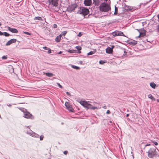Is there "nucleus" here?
Wrapping results in <instances>:
<instances>
[{
	"label": "nucleus",
	"mask_w": 159,
	"mask_h": 159,
	"mask_svg": "<svg viewBox=\"0 0 159 159\" xmlns=\"http://www.w3.org/2000/svg\"><path fill=\"white\" fill-rule=\"evenodd\" d=\"M80 104L83 107L87 109H91L93 110L95 109H100L101 107H93L92 105L89 103L85 101H81L80 102Z\"/></svg>",
	"instance_id": "nucleus-1"
},
{
	"label": "nucleus",
	"mask_w": 159,
	"mask_h": 159,
	"mask_svg": "<svg viewBox=\"0 0 159 159\" xmlns=\"http://www.w3.org/2000/svg\"><path fill=\"white\" fill-rule=\"evenodd\" d=\"M99 7L100 11L102 12H107L111 9V7L109 4L104 2L102 3Z\"/></svg>",
	"instance_id": "nucleus-2"
},
{
	"label": "nucleus",
	"mask_w": 159,
	"mask_h": 159,
	"mask_svg": "<svg viewBox=\"0 0 159 159\" xmlns=\"http://www.w3.org/2000/svg\"><path fill=\"white\" fill-rule=\"evenodd\" d=\"M156 147L155 148H151L147 152L148 154V157L149 158H153L154 157L157 155V152L156 150Z\"/></svg>",
	"instance_id": "nucleus-3"
},
{
	"label": "nucleus",
	"mask_w": 159,
	"mask_h": 159,
	"mask_svg": "<svg viewBox=\"0 0 159 159\" xmlns=\"http://www.w3.org/2000/svg\"><path fill=\"white\" fill-rule=\"evenodd\" d=\"M78 12L85 16L88 14L89 11L88 9L81 7L78 10Z\"/></svg>",
	"instance_id": "nucleus-4"
},
{
	"label": "nucleus",
	"mask_w": 159,
	"mask_h": 159,
	"mask_svg": "<svg viewBox=\"0 0 159 159\" xmlns=\"http://www.w3.org/2000/svg\"><path fill=\"white\" fill-rule=\"evenodd\" d=\"M26 133L27 134L33 137L36 138H38L39 137V135L38 134L34 132L30 129L29 131L27 130Z\"/></svg>",
	"instance_id": "nucleus-5"
},
{
	"label": "nucleus",
	"mask_w": 159,
	"mask_h": 159,
	"mask_svg": "<svg viewBox=\"0 0 159 159\" xmlns=\"http://www.w3.org/2000/svg\"><path fill=\"white\" fill-rule=\"evenodd\" d=\"M112 35L114 36H125L124 34L122 32L120 31L117 30L113 32L112 33Z\"/></svg>",
	"instance_id": "nucleus-6"
},
{
	"label": "nucleus",
	"mask_w": 159,
	"mask_h": 159,
	"mask_svg": "<svg viewBox=\"0 0 159 159\" xmlns=\"http://www.w3.org/2000/svg\"><path fill=\"white\" fill-rule=\"evenodd\" d=\"M48 1L50 4L56 7L57 6L58 0H48Z\"/></svg>",
	"instance_id": "nucleus-7"
},
{
	"label": "nucleus",
	"mask_w": 159,
	"mask_h": 159,
	"mask_svg": "<svg viewBox=\"0 0 159 159\" xmlns=\"http://www.w3.org/2000/svg\"><path fill=\"white\" fill-rule=\"evenodd\" d=\"M65 105L69 111L71 112H73L74 110L69 102H66L65 103Z\"/></svg>",
	"instance_id": "nucleus-8"
},
{
	"label": "nucleus",
	"mask_w": 159,
	"mask_h": 159,
	"mask_svg": "<svg viewBox=\"0 0 159 159\" xmlns=\"http://www.w3.org/2000/svg\"><path fill=\"white\" fill-rule=\"evenodd\" d=\"M24 117L26 118H31L33 119L34 117L29 112H26L24 113Z\"/></svg>",
	"instance_id": "nucleus-9"
},
{
	"label": "nucleus",
	"mask_w": 159,
	"mask_h": 159,
	"mask_svg": "<svg viewBox=\"0 0 159 159\" xmlns=\"http://www.w3.org/2000/svg\"><path fill=\"white\" fill-rule=\"evenodd\" d=\"M16 39H12L8 41V42L6 43V46H8L10 45L11 43H16Z\"/></svg>",
	"instance_id": "nucleus-10"
},
{
	"label": "nucleus",
	"mask_w": 159,
	"mask_h": 159,
	"mask_svg": "<svg viewBox=\"0 0 159 159\" xmlns=\"http://www.w3.org/2000/svg\"><path fill=\"white\" fill-rule=\"evenodd\" d=\"M92 3V0H84V3L86 6H90L91 5Z\"/></svg>",
	"instance_id": "nucleus-11"
},
{
	"label": "nucleus",
	"mask_w": 159,
	"mask_h": 159,
	"mask_svg": "<svg viewBox=\"0 0 159 159\" xmlns=\"http://www.w3.org/2000/svg\"><path fill=\"white\" fill-rule=\"evenodd\" d=\"M114 47V46H113L111 48L108 47L107 48L106 50V52L108 53H111L113 52V48Z\"/></svg>",
	"instance_id": "nucleus-12"
},
{
	"label": "nucleus",
	"mask_w": 159,
	"mask_h": 159,
	"mask_svg": "<svg viewBox=\"0 0 159 159\" xmlns=\"http://www.w3.org/2000/svg\"><path fill=\"white\" fill-rule=\"evenodd\" d=\"M8 29L9 31L13 33H17L18 32V30L17 29L15 28H13L8 27Z\"/></svg>",
	"instance_id": "nucleus-13"
},
{
	"label": "nucleus",
	"mask_w": 159,
	"mask_h": 159,
	"mask_svg": "<svg viewBox=\"0 0 159 159\" xmlns=\"http://www.w3.org/2000/svg\"><path fill=\"white\" fill-rule=\"evenodd\" d=\"M61 36L60 35L57 36L55 38V41L57 42H59L60 41Z\"/></svg>",
	"instance_id": "nucleus-14"
},
{
	"label": "nucleus",
	"mask_w": 159,
	"mask_h": 159,
	"mask_svg": "<svg viewBox=\"0 0 159 159\" xmlns=\"http://www.w3.org/2000/svg\"><path fill=\"white\" fill-rule=\"evenodd\" d=\"M137 43V41L135 40H132L129 42V43L133 45H135Z\"/></svg>",
	"instance_id": "nucleus-15"
},
{
	"label": "nucleus",
	"mask_w": 159,
	"mask_h": 159,
	"mask_svg": "<svg viewBox=\"0 0 159 159\" xmlns=\"http://www.w3.org/2000/svg\"><path fill=\"white\" fill-rule=\"evenodd\" d=\"M99 0H93V4H95V6H98L99 4Z\"/></svg>",
	"instance_id": "nucleus-16"
},
{
	"label": "nucleus",
	"mask_w": 159,
	"mask_h": 159,
	"mask_svg": "<svg viewBox=\"0 0 159 159\" xmlns=\"http://www.w3.org/2000/svg\"><path fill=\"white\" fill-rule=\"evenodd\" d=\"M150 85L151 87L153 89H155L156 86V84L153 82L150 83Z\"/></svg>",
	"instance_id": "nucleus-17"
},
{
	"label": "nucleus",
	"mask_w": 159,
	"mask_h": 159,
	"mask_svg": "<svg viewBox=\"0 0 159 159\" xmlns=\"http://www.w3.org/2000/svg\"><path fill=\"white\" fill-rule=\"evenodd\" d=\"M45 75L46 76L49 77H51L53 76L54 75L52 73L47 72L45 73Z\"/></svg>",
	"instance_id": "nucleus-18"
},
{
	"label": "nucleus",
	"mask_w": 159,
	"mask_h": 159,
	"mask_svg": "<svg viewBox=\"0 0 159 159\" xmlns=\"http://www.w3.org/2000/svg\"><path fill=\"white\" fill-rule=\"evenodd\" d=\"M155 30L159 33V24L157 25L155 27Z\"/></svg>",
	"instance_id": "nucleus-19"
},
{
	"label": "nucleus",
	"mask_w": 159,
	"mask_h": 159,
	"mask_svg": "<svg viewBox=\"0 0 159 159\" xmlns=\"http://www.w3.org/2000/svg\"><path fill=\"white\" fill-rule=\"evenodd\" d=\"M148 97L149 98H151L152 100H155V99L154 98V97L152 96V95L151 94H149L148 95Z\"/></svg>",
	"instance_id": "nucleus-20"
},
{
	"label": "nucleus",
	"mask_w": 159,
	"mask_h": 159,
	"mask_svg": "<svg viewBox=\"0 0 159 159\" xmlns=\"http://www.w3.org/2000/svg\"><path fill=\"white\" fill-rule=\"evenodd\" d=\"M34 20H43L42 18L40 16L35 17L34 19Z\"/></svg>",
	"instance_id": "nucleus-21"
},
{
	"label": "nucleus",
	"mask_w": 159,
	"mask_h": 159,
	"mask_svg": "<svg viewBox=\"0 0 159 159\" xmlns=\"http://www.w3.org/2000/svg\"><path fill=\"white\" fill-rule=\"evenodd\" d=\"M71 66L72 68L75 69H76V70H78V69H80V68L79 67L75 66L72 65Z\"/></svg>",
	"instance_id": "nucleus-22"
},
{
	"label": "nucleus",
	"mask_w": 159,
	"mask_h": 159,
	"mask_svg": "<svg viewBox=\"0 0 159 159\" xmlns=\"http://www.w3.org/2000/svg\"><path fill=\"white\" fill-rule=\"evenodd\" d=\"M66 33L67 32L66 31H64L62 32L60 35L61 36V37L64 36L66 34Z\"/></svg>",
	"instance_id": "nucleus-23"
},
{
	"label": "nucleus",
	"mask_w": 159,
	"mask_h": 159,
	"mask_svg": "<svg viewBox=\"0 0 159 159\" xmlns=\"http://www.w3.org/2000/svg\"><path fill=\"white\" fill-rule=\"evenodd\" d=\"M3 35H4L5 36H8L10 35L9 34L6 32H4L3 33Z\"/></svg>",
	"instance_id": "nucleus-24"
},
{
	"label": "nucleus",
	"mask_w": 159,
	"mask_h": 159,
	"mask_svg": "<svg viewBox=\"0 0 159 159\" xmlns=\"http://www.w3.org/2000/svg\"><path fill=\"white\" fill-rule=\"evenodd\" d=\"M75 48L78 50H81V47L80 46H76L75 47Z\"/></svg>",
	"instance_id": "nucleus-25"
},
{
	"label": "nucleus",
	"mask_w": 159,
	"mask_h": 159,
	"mask_svg": "<svg viewBox=\"0 0 159 159\" xmlns=\"http://www.w3.org/2000/svg\"><path fill=\"white\" fill-rule=\"evenodd\" d=\"M68 52L70 53H73L75 52V51L73 50H70L68 51Z\"/></svg>",
	"instance_id": "nucleus-26"
},
{
	"label": "nucleus",
	"mask_w": 159,
	"mask_h": 159,
	"mask_svg": "<svg viewBox=\"0 0 159 159\" xmlns=\"http://www.w3.org/2000/svg\"><path fill=\"white\" fill-rule=\"evenodd\" d=\"M94 53V52L93 51H90L88 53L87 55H91L93 54Z\"/></svg>",
	"instance_id": "nucleus-27"
},
{
	"label": "nucleus",
	"mask_w": 159,
	"mask_h": 159,
	"mask_svg": "<svg viewBox=\"0 0 159 159\" xmlns=\"http://www.w3.org/2000/svg\"><path fill=\"white\" fill-rule=\"evenodd\" d=\"M23 33L25 34H27V35H30L31 34L30 33L28 32H27L24 31Z\"/></svg>",
	"instance_id": "nucleus-28"
},
{
	"label": "nucleus",
	"mask_w": 159,
	"mask_h": 159,
	"mask_svg": "<svg viewBox=\"0 0 159 159\" xmlns=\"http://www.w3.org/2000/svg\"><path fill=\"white\" fill-rule=\"evenodd\" d=\"M44 138V136L42 135L40 136V140H42Z\"/></svg>",
	"instance_id": "nucleus-29"
},
{
	"label": "nucleus",
	"mask_w": 159,
	"mask_h": 159,
	"mask_svg": "<svg viewBox=\"0 0 159 159\" xmlns=\"http://www.w3.org/2000/svg\"><path fill=\"white\" fill-rule=\"evenodd\" d=\"M7 58V56H4L2 57V59H6Z\"/></svg>",
	"instance_id": "nucleus-30"
},
{
	"label": "nucleus",
	"mask_w": 159,
	"mask_h": 159,
	"mask_svg": "<svg viewBox=\"0 0 159 159\" xmlns=\"http://www.w3.org/2000/svg\"><path fill=\"white\" fill-rule=\"evenodd\" d=\"M152 142L155 145H158V143L157 142L154 141H152Z\"/></svg>",
	"instance_id": "nucleus-31"
},
{
	"label": "nucleus",
	"mask_w": 159,
	"mask_h": 159,
	"mask_svg": "<svg viewBox=\"0 0 159 159\" xmlns=\"http://www.w3.org/2000/svg\"><path fill=\"white\" fill-rule=\"evenodd\" d=\"M99 63L100 64H102L104 63L105 62L101 60L99 61Z\"/></svg>",
	"instance_id": "nucleus-32"
},
{
	"label": "nucleus",
	"mask_w": 159,
	"mask_h": 159,
	"mask_svg": "<svg viewBox=\"0 0 159 159\" xmlns=\"http://www.w3.org/2000/svg\"><path fill=\"white\" fill-rule=\"evenodd\" d=\"M57 84L60 88L61 89L62 88V86L59 83H57Z\"/></svg>",
	"instance_id": "nucleus-33"
},
{
	"label": "nucleus",
	"mask_w": 159,
	"mask_h": 159,
	"mask_svg": "<svg viewBox=\"0 0 159 159\" xmlns=\"http://www.w3.org/2000/svg\"><path fill=\"white\" fill-rule=\"evenodd\" d=\"M53 28H56L57 27V25L56 24H54L53 25Z\"/></svg>",
	"instance_id": "nucleus-34"
},
{
	"label": "nucleus",
	"mask_w": 159,
	"mask_h": 159,
	"mask_svg": "<svg viewBox=\"0 0 159 159\" xmlns=\"http://www.w3.org/2000/svg\"><path fill=\"white\" fill-rule=\"evenodd\" d=\"M43 49H45V50H48V47H43Z\"/></svg>",
	"instance_id": "nucleus-35"
},
{
	"label": "nucleus",
	"mask_w": 159,
	"mask_h": 159,
	"mask_svg": "<svg viewBox=\"0 0 159 159\" xmlns=\"http://www.w3.org/2000/svg\"><path fill=\"white\" fill-rule=\"evenodd\" d=\"M48 53H51V49H50V48H48Z\"/></svg>",
	"instance_id": "nucleus-36"
},
{
	"label": "nucleus",
	"mask_w": 159,
	"mask_h": 159,
	"mask_svg": "<svg viewBox=\"0 0 159 159\" xmlns=\"http://www.w3.org/2000/svg\"><path fill=\"white\" fill-rule=\"evenodd\" d=\"M82 34L80 32L79 34L78 35V36L79 37H80L82 35Z\"/></svg>",
	"instance_id": "nucleus-37"
},
{
	"label": "nucleus",
	"mask_w": 159,
	"mask_h": 159,
	"mask_svg": "<svg viewBox=\"0 0 159 159\" xmlns=\"http://www.w3.org/2000/svg\"><path fill=\"white\" fill-rule=\"evenodd\" d=\"M68 153V151H65L64 152V154L65 155H66Z\"/></svg>",
	"instance_id": "nucleus-38"
},
{
	"label": "nucleus",
	"mask_w": 159,
	"mask_h": 159,
	"mask_svg": "<svg viewBox=\"0 0 159 159\" xmlns=\"http://www.w3.org/2000/svg\"><path fill=\"white\" fill-rule=\"evenodd\" d=\"M110 111L109 110H107V111L106 112V113L107 114H110Z\"/></svg>",
	"instance_id": "nucleus-39"
},
{
	"label": "nucleus",
	"mask_w": 159,
	"mask_h": 159,
	"mask_svg": "<svg viewBox=\"0 0 159 159\" xmlns=\"http://www.w3.org/2000/svg\"><path fill=\"white\" fill-rule=\"evenodd\" d=\"M66 94L68 96H70V93L69 92H66Z\"/></svg>",
	"instance_id": "nucleus-40"
},
{
	"label": "nucleus",
	"mask_w": 159,
	"mask_h": 159,
	"mask_svg": "<svg viewBox=\"0 0 159 159\" xmlns=\"http://www.w3.org/2000/svg\"><path fill=\"white\" fill-rule=\"evenodd\" d=\"M117 13V11H115V12L114 13V15H116Z\"/></svg>",
	"instance_id": "nucleus-41"
},
{
	"label": "nucleus",
	"mask_w": 159,
	"mask_h": 159,
	"mask_svg": "<svg viewBox=\"0 0 159 159\" xmlns=\"http://www.w3.org/2000/svg\"><path fill=\"white\" fill-rule=\"evenodd\" d=\"M3 35V32H2L1 31H0V35Z\"/></svg>",
	"instance_id": "nucleus-42"
},
{
	"label": "nucleus",
	"mask_w": 159,
	"mask_h": 159,
	"mask_svg": "<svg viewBox=\"0 0 159 159\" xmlns=\"http://www.w3.org/2000/svg\"><path fill=\"white\" fill-rule=\"evenodd\" d=\"M62 53V52H61V51H60V52H59L58 53V54H61Z\"/></svg>",
	"instance_id": "nucleus-43"
},
{
	"label": "nucleus",
	"mask_w": 159,
	"mask_h": 159,
	"mask_svg": "<svg viewBox=\"0 0 159 159\" xmlns=\"http://www.w3.org/2000/svg\"><path fill=\"white\" fill-rule=\"evenodd\" d=\"M103 108H104V109H107V107L106 106H104L103 107Z\"/></svg>",
	"instance_id": "nucleus-44"
},
{
	"label": "nucleus",
	"mask_w": 159,
	"mask_h": 159,
	"mask_svg": "<svg viewBox=\"0 0 159 159\" xmlns=\"http://www.w3.org/2000/svg\"><path fill=\"white\" fill-rule=\"evenodd\" d=\"M149 145H150V144H146V145H145V146H149Z\"/></svg>",
	"instance_id": "nucleus-45"
},
{
	"label": "nucleus",
	"mask_w": 159,
	"mask_h": 159,
	"mask_svg": "<svg viewBox=\"0 0 159 159\" xmlns=\"http://www.w3.org/2000/svg\"><path fill=\"white\" fill-rule=\"evenodd\" d=\"M117 11V8L115 7V11Z\"/></svg>",
	"instance_id": "nucleus-46"
},
{
	"label": "nucleus",
	"mask_w": 159,
	"mask_h": 159,
	"mask_svg": "<svg viewBox=\"0 0 159 159\" xmlns=\"http://www.w3.org/2000/svg\"><path fill=\"white\" fill-rule=\"evenodd\" d=\"M157 18H158V20H159V14L157 15Z\"/></svg>",
	"instance_id": "nucleus-47"
},
{
	"label": "nucleus",
	"mask_w": 159,
	"mask_h": 159,
	"mask_svg": "<svg viewBox=\"0 0 159 159\" xmlns=\"http://www.w3.org/2000/svg\"><path fill=\"white\" fill-rule=\"evenodd\" d=\"M129 116V114H127L126 115V117H128Z\"/></svg>",
	"instance_id": "nucleus-48"
},
{
	"label": "nucleus",
	"mask_w": 159,
	"mask_h": 159,
	"mask_svg": "<svg viewBox=\"0 0 159 159\" xmlns=\"http://www.w3.org/2000/svg\"><path fill=\"white\" fill-rule=\"evenodd\" d=\"M157 102H159V99H157Z\"/></svg>",
	"instance_id": "nucleus-49"
},
{
	"label": "nucleus",
	"mask_w": 159,
	"mask_h": 159,
	"mask_svg": "<svg viewBox=\"0 0 159 159\" xmlns=\"http://www.w3.org/2000/svg\"><path fill=\"white\" fill-rule=\"evenodd\" d=\"M128 9H129V10H131V8H129H129H128Z\"/></svg>",
	"instance_id": "nucleus-50"
},
{
	"label": "nucleus",
	"mask_w": 159,
	"mask_h": 159,
	"mask_svg": "<svg viewBox=\"0 0 159 159\" xmlns=\"http://www.w3.org/2000/svg\"><path fill=\"white\" fill-rule=\"evenodd\" d=\"M140 36V34L137 37H139Z\"/></svg>",
	"instance_id": "nucleus-51"
},
{
	"label": "nucleus",
	"mask_w": 159,
	"mask_h": 159,
	"mask_svg": "<svg viewBox=\"0 0 159 159\" xmlns=\"http://www.w3.org/2000/svg\"><path fill=\"white\" fill-rule=\"evenodd\" d=\"M1 23H0V26L1 25Z\"/></svg>",
	"instance_id": "nucleus-52"
},
{
	"label": "nucleus",
	"mask_w": 159,
	"mask_h": 159,
	"mask_svg": "<svg viewBox=\"0 0 159 159\" xmlns=\"http://www.w3.org/2000/svg\"><path fill=\"white\" fill-rule=\"evenodd\" d=\"M11 106V105H8V106Z\"/></svg>",
	"instance_id": "nucleus-53"
},
{
	"label": "nucleus",
	"mask_w": 159,
	"mask_h": 159,
	"mask_svg": "<svg viewBox=\"0 0 159 159\" xmlns=\"http://www.w3.org/2000/svg\"><path fill=\"white\" fill-rule=\"evenodd\" d=\"M124 53H125V51H124Z\"/></svg>",
	"instance_id": "nucleus-54"
}]
</instances>
